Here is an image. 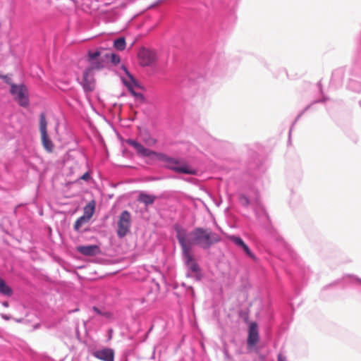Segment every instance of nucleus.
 <instances>
[{"instance_id":"f8f14e48","label":"nucleus","mask_w":361,"mask_h":361,"mask_svg":"<svg viewBox=\"0 0 361 361\" xmlns=\"http://www.w3.org/2000/svg\"><path fill=\"white\" fill-rule=\"evenodd\" d=\"M79 253L85 256H94L99 253V247L97 245H80L77 247Z\"/></svg>"},{"instance_id":"aec40b11","label":"nucleus","mask_w":361,"mask_h":361,"mask_svg":"<svg viewBox=\"0 0 361 361\" xmlns=\"http://www.w3.org/2000/svg\"><path fill=\"white\" fill-rule=\"evenodd\" d=\"M126 40L124 37H119L114 40V46L118 51H123L126 49Z\"/></svg>"},{"instance_id":"cd10ccee","label":"nucleus","mask_w":361,"mask_h":361,"mask_svg":"<svg viewBox=\"0 0 361 361\" xmlns=\"http://www.w3.org/2000/svg\"><path fill=\"white\" fill-rule=\"evenodd\" d=\"M91 176L89 172L85 173L81 177L80 179L88 181L90 179Z\"/></svg>"},{"instance_id":"6ab92c4d","label":"nucleus","mask_w":361,"mask_h":361,"mask_svg":"<svg viewBox=\"0 0 361 361\" xmlns=\"http://www.w3.org/2000/svg\"><path fill=\"white\" fill-rule=\"evenodd\" d=\"M104 57L106 59H110L111 62L114 65H117L121 61L120 56L118 54L112 53V52H106L104 54Z\"/></svg>"},{"instance_id":"c85d7f7f","label":"nucleus","mask_w":361,"mask_h":361,"mask_svg":"<svg viewBox=\"0 0 361 361\" xmlns=\"http://www.w3.org/2000/svg\"><path fill=\"white\" fill-rule=\"evenodd\" d=\"M348 276L351 278L353 281H357L361 283V279H359L358 277L353 275H349Z\"/></svg>"},{"instance_id":"39448f33","label":"nucleus","mask_w":361,"mask_h":361,"mask_svg":"<svg viewBox=\"0 0 361 361\" xmlns=\"http://www.w3.org/2000/svg\"><path fill=\"white\" fill-rule=\"evenodd\" d=\"M10 93L13 99L18 104L23 108H27L30 105L29 92L25 84L12 83L10 86Z\"/></svg>"},{"instance_id":"6e6552de","label":"nucleus","mask_w":361,"mask_h":361,"mask_svg":"<svg viewBox=\"0 0 361 361\" xmlns=\"http://www.w3.org/2000/svg\"><path fill=\"white\" fill-rule=\"evenodd\" d=\"M123 69L128 75L129 80H126L123 79V82L128 88V91L130 92L132 95H133L136 98H143V95L140 92H137L134 90L135 87H140L138 82L135 80V78L133 76L130 72L123 67Z\"/></svg>"},{"instance_id":"dca6fc26","label":"nucleus","mask_w":361,"mask_h":361,"mask_svg":"<svg viewBox=\"0 0 361 361\" xmlns=\"http://www.w3.org/2000/svg\"><path fill=\"white\" fill-rule=\"evenodd\" d=\"M141 137H142V141L147 146L152 147V146L155 145L157 142V140L152 137L151 136L150 133L147 130H145V132L141 133Z\"/></svg>"},{"instance_id":"c756f323","label":"nucleus","mask_w":361,"mask_h":361,"mask_svg":"<svg viewBox=\"0 0 361 361\" xmlns=\"http://www.w3.org/2000/svg\"><path fill=\"white\" fill-rule=\"evenodd\" d=\"M326 100V98L323 97V99H318V100H316L314 102V103H317V102H324Z\"/></svg>"},{"instance_id":"0eeeda50","label":"nucleus","mask_w":361,"mask_h":361,"mask_svg":"<svg viewBox=\"0 0 361 361\" xmlns=\"http://www.w3.org/2000/svg\"><path fill=\"white\" fill-rule=\"evenodd\" d=\"M130 214L127 210L123 211L120 214L118 221L117 235L119 238H123L127 235L130 228Z\"/></svg>"},{"instance_id":"7c9ffc66","label":"nucleus","mask_w":361,"mask_h":361,"mask_svg":"<svg viewBox=\"0 0 361 361\" xmlns=\"http://www.w3.org/2000/svg\"><path fill=\"white\" fill-rule=\"evenodd\" d=\"M1 317L5 320H8L10 319V317L6 314H1Z\"/></svg>"},{"instance_id":"f03ea898","label":"nucleus","mask_w":361,"mask_h":361,"mask_svg":"<svg viewBox=\"0 0 361 361\" xmlns=\"http://www.w3.org/2000/svg\"><path fill=\"white\" fill-rule=\"evenodd\" d=\"M238 201L239 204L247 208L250 205L253 207L256 219L259 224L265 229L269 236L283 246L288 252L290 258L294 262L300 267L302 274L305 276L309 271V268H305L298 259L297 254L292 250L284 242L283 238L279 233L277 230L271 225L269 215L267 213L259 200V192L255 188H252L247 194L239 192L238 195Z\"/></svg>"},{"instance_id":"7ed1b4c3","label":"nucleus","mask_w":361,"mask_h":361,"mask_svg":"<svg viewBox=\"0 0 361 361\" xmlns=\"http://www.w3.org/2000/svg\"><path fill=\"white\" fill-rule=\"evenodd\" d=\"M357 59L348 68H338L332 73L331 85L341 87L347 76V89L359 93L361 91V31L356 38Z\"/></svg>"},{"instance_id":"9d476101","label":"nucleus","mask_w":361,"mask_h":361,"mask_svg":"<svg viewBox=\"0 0 361 361\" xmlns=\"http://www.w3.org/2000/svg\"><path fill=\"white\" fill-rule=\"evenodd\" d=\"M259 339L258 326L256 322H252L249 326L247 344L249 348L255 346Z\"/></svg>"},{"instance_id":"f257e3e1","label":"nucleus","mask_w":361,"mask_h":361,"mask_svg":"<svg viewBox=\"0 0 361 361\" xmlns=\"http://www.w3.org/2000/svg\"><path fill=\"white\" fill-rule=\"evenodd\" d=\"M176 237L182 251V259L187 267V276L193 274L196 281L202 279L201 269L193 257L191 250L193 245H197L204 250L209 249L214 244L220 241L219 235L210 228L197 227L188 234L180 225L173 226Z\"/></svg>"},{"instance_id":"1a4fd4ad","label":"nucleus","mask_w":361,"mask_h":361,"mask_svg":"<svg viewBox=\"0 0 361 361\" xmlns=\"http://www.w3.org/2000/svg\"><path fill=\"white\" fill-rule=\"evenodd\" d=\"M82 85L85 91L91 92L94 88L92 68H86L82 73Z\"/></svg>"},{"instance_id":"2f4dec72","label":"nucleus","mask_w":361,"mask_h":361,"mask_svg":"<svg viewBox=\"0 0 361 361\" xmlns=\"http://www.w3.org/2000/svg\"><path fill=\"white\" fill-rule=\"evenodd\" d=\"M2 305H3L4 307H8L9 306V303H8V302H7V301H4V302H2Z\"/></svg>"},{"instance_id":"72a5a7b5","label":"nucleus","mask_w":361,"mask_h":361,"mask_svg":"<svg viewBox=\"0 0 361 361\" xmlns=\"http://www.w3.org/2000/svg\"><path fill=\"white\" fill-rule=\"evenodd\" d=\"M152 326L150 327V329H149L147 334H149L152 331Z\"/></svg>"},{"instance_id":"f3484780","label":"nucleus","mask_w":361,"mask_h":361,"mask_svg":"<svg viewBox=\"0 0 361 361\" xmlns=\"http://www.w3.org/2000/svg\"><path fill=\"white\" fill-rule=\"evenodd\" d=\"M0 293L3 295L11 297L13 295L12 288L6 284V283L0 278Z\"/></svg>"},{"instance_id":"4468645a","label":"nucleus","mask_w":361,"mask_h":361,"mask_svg":"<svg viewBox=\"0 0 361 361\" xmlns=\"http://www.w3.org/2000/svg\"><path fill=\"white\" fill-rule=\"evenodd\" d=\"M95 205H96V203H95L94 200L90 201L84 207L83 215L85 216H86L87 218H89V219H91V218L92 217V216H93V214L94 213V211H95Z\"/></svg>"},{"instance_id":"5701e85b","label":"nucleus","mask_w":361,"mask_h":361,"mask_svg":"<svg viewBox=\"0 0 361 361\" xmlns=\"http://www.w3.org/2000/svg\"><path fill=\"white\" fill-rule=\"evenodd\" d=\"M241 249L243 250V251L245 252V253L250 258L252 259H255V255L252 253V252L250 250V249L249 248V247L245 244L244 246H243L241 247Z\"/></svg>"},{"instance_id":"9b49d317","label":"nucleus","mask_w":361,"mask_h":361,"mask_svg":"<svg viewBox=\"0 0 361 361\" xmlns=\"http://www.w3.org/2000/svg\"><path fill=\"white\" fill-rule=\"evenodd\" d=\"M92 355L103 361H111L114 359V350L111 348H104L92 352Z\"/></svg>"},{"instance_id":"a878e982","label":"nucleus","mask_w":361,"mask_h":361,"mask_svg":"<svg viewBox=\"0 0 361 361\" xmlns=\"http://www.w3.org/2000/svg\"><path fill=\"white\" fill-rule=\"evenodd\" d=\"M310 105L307 106L305 107V109L304 110H302L298 116L297 117L295 118L293 123V126H294L296 122L300 119V118L302 116V114L305 113V111H306L308 109H310Z\"/></svg>"},{"instance_id":"20e7f679","label":"nucleus","mask_w":361,"mask_h":361,"mask_svg":"<svg viewBox=\"0 0 361 361\" xmlns=\"http://www.w3.org/2000/svg\"><path fill=\"white\" fill-rule=\"evenodd\" d=\"M126 143L134 148L136 154L140 157H147L152 160H157L166 164L169 169L183 174H195V171L186 164H180L177 159L170 157L164 153L157 152L146 148L141 143L133 139L126 140Z\"/></svg>"},{"instance_id":"c9c22d12","label":"nucleus","mask_w":361,"mask_h":361,"mask_svg":"<svg viewBox=\"0 0 361 361\" xmlns=\"http://www.w3.org/2000/svg\"><path fill=\"white\" fill-rule=\"evenodd\" d=\"M360 106H361V100L360 101Z\"/></svg>"},{"instance_id":"2eb2a0df","label":"nucleus","mask_w":361,"mask_h":361,"mask_svg":"<svg viewBox=\"0 0 361 361\" xmlns=\"http://www.w3.org/2000/svg\"><path fill=\"white\" fill-rule=\"evenodd\" d=\"M156 197L145 192H141L138 196V201L144 203L146 206L152 204L155 201Z\"/></svg>"},{"instance_id":"f704fd0d","label":"nucleus","mask_w":361,"mask_h":361,"mask_svg":"<svg viewBox=\"0 0 361 361\" xmlns=\"http://www.w3.org/2000/svg\"><path fill=\"white\" fill-rule=\"evenodd\" d=\"M292 128H293V126H292V127L290 128V131H289V134H290V133H291Z\"/></svg>"},{"instance_id":"412c9836","label":"nucleus","mask_w":361,"mask_h":361,"mask_svg":"<svg viewBox=\"0 0 361 361\" xmlns=\"http://www.w3.org/2000/svg\"><path fill=\"white\" fill-rule=\"evenodd\" d=\"M229 240L240 248L245 244L243 240L237 235H231Z\"/></svg>"},{"instance_id":"ddd939ff","label":"nucleus","mask_w":361,"mask_h":361,"mask_svg":"<svg viewBox=\"0 0 361 361\" xmlns=\"http://www.w3.org/2000/svg\"><path fill=\"white\" fill-rule=\"evenodd\" d=\"M139 56L142 59V64L143 66H149L154 61V57L148 50H143L139 54Z\"/></svg>"},{"instance_id":"bb28decb","label":"nucleus","mask_w":361,"mask_h":361,"mask_svg":"<svg viewBox=\"0 0 361 361\" xmlns=\"http://www.w3.org/2000/svg\"><path fill=\"white\" fill-rule=\"evenodd\" d=\"M277 361H287L286 356L283 353H279L277 355Z\"/></svg>"},{"instance_id":"a211bd4d","label":"nucleus","mask_w":361,"mask_h":361,"mask_svg":"<svg viewBox=\"0 0 361 361\" xmlns=\"http://www.w3.org/2000/svg\"><path fill=\"white\" fill-rule=\"evenodd\" d=\"M90 220V219L89 218H87L86 216H85L84 215L81 216L80 217H79L75 222L74 224V230L75 231H78L80 228V227L87 224V222H89V221Z\"/></svg>"},{"instance_id":"423d86ee","label":"nucleus","mask_w":361,"mask_h":361,"mask_svg":"<svg viewBox=\"0 0 361 361\" xmlns=\"http://www.w3.org/2000/svg\"><path fill=\"white\" fill-rule=\"evenodd\" d=\"M47 122L44 113H41L39 115V131L42 137V143L44 148L48 152H52L54 149V145L52 141L49 139L47 134Z\"/></svg>"},{"instance_id":"b1692460","label":"nucleus","mask_w":361,"mask_h":361,"mask_svg":"<svg viewBox=\"0 0 361 361\" xmlns=\"http://www.w3.org/2000/svg\"><path fill=\"white\" fill-rule=\"evenodd\" d=\"M264 172V169H257V171H250V174L253 176V177H255L257 178V176H259L262 173Z\"/></svg>"},{"instance_id":"473e14b6","label":"nucleus","mask_w":361,"mask_h":361,"mask_svg":"<svg viewBox=\"0 0 361 361\" xmlns=\"http://www.w3.org/2000/svg\"><path fill=\"white\" fill-rule=\"evenodd\" d=\"M339 282V280L338 281H336L334 283H331V284H329V286H327L326 288L329 287V286H331L333 285H335V284H337Z\"/></svg>"},{"instance_id":"4be33fe9","label":"nucleus","mask_w":361,"mask_h":361,"mask_svg":"<svg viewBox=\"0 0 361 361\" xmlns=\"http://www.w3.org/2000/svg\"><path fill=\"white\" fill-rule=\"evenodd\" d=\"M100 54H101V53L99 51H89L88 56H89L90 61L96 60L100 56Z\"/></svg>"},{"instance_id":"393cba45","label":"nucleus","mask_w":361,"mask_h":361,"mask_svg":"<svg viewBox=\"0 0 361 361\" xmlns=\"http://www.w3.org/2000/svg\"><path fill=\"white\" fill-rule=\"evenodd\" d=\"M90 68H92V70L94 68L100 69V68H103V65L99 61H94L92 63V66Z\"/></svg>"}]
</instances>
